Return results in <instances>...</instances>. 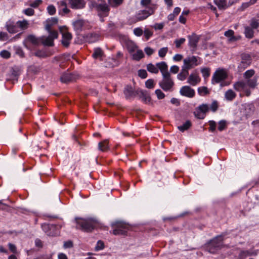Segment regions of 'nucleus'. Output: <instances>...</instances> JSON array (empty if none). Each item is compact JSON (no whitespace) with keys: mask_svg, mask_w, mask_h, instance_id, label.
Listing matches in <instances>:
<instances>
[{"mask_svg":"<svg viewBox=\"0 0 259 259\" xmlns=\"http://www.w3.org/2000/svg\"><path fill=\"white\" fill-rule=\"evenodd\" d=\"M202 62V59L199 57L195 56H189L184 59L183 66L190 70L201 64Z\"/></svg>","mask_w":259,"mask_h":259,"instance_id":"39448f33","label":"nucleus"},{"mask_svg":"<svg viewBox=\"0 0 259 259\" xmlns=\"http://www.w3.org/2000/svg\"><path fill=\"white\" fill-rule=\"evenodd\" d=\"M186 39L184 38H181L180 39H177L175 40V44L177 48H179L183 44Z\"/></svg>","mask_w":259,"mask_h":259,"instance_id":"6e6d98bb","label":"nucleus"},{"mask_svg":"<svg viewBox=\"0 0 259 259\" xmlns=\"http://www.w3.org/2000/svg\"><path fill=\"white\" fill-rule=\"evenodd\" d=\"M257 77L255 76L253 78L247 79V84L250 88L254 89L257 85Z\"/></svg>","mask_w":259,"mask_h":259,"instance_id":"f704fd0d","label":"nucleus"},{"mask_svg":"<svg viewBox=\"0 0 259 259\" xmlns=\"http://www.w3.org/2000/svg\"><path fill=\"white\" fill-rule=\"evenodd\" d=\"M188 45L192 49V51L194 52L196 50L197 44L199 40L200 37L195 33L188 36Z\"/></svg>","mask_w":259,"mask_h":259,"instance_id":"1a4fd4ad","label":"nucleus"},{"mask_svg":"<svg viewBox=\"0 0 259 259\" xmlns=\"http://www.w3.org/2000/svg\"><path fill=\"white\" fill-rule=\"evenodd\" d=\"M60 31L62 34V44L64 46L67 47L69 46L70 41L72 38L71 34L68 32H63L61 29H60Z\"/></svg>","mask_w":259,"mask_h":259,"instance_id":"412c9836","label":"nucleus"},{"mask_svg":"<svg viewBox=\"0 0 259 259\" xmlns=\"http://www.w3.org/2000/svg\"><path fill=\"white\" fill-rule=\"evenodd\" d=\"M137 46L133 42H128L127 45V49L128 52L132 54L137 50Z\"/></svg>","mask_w":259,"mask_h":259,"instance_id":"58836bf2","label":"nucleus"},{"mask_svg":"<svg viewBox=\"0 0 259 259\" xmlns=\"http://www.w3.org/2000/svg\"><path fill=\"white\" fill-rule=\"evenodd\" d=\"M228 74L224 69H219L213 73L211 82L212 84L218 83L227 78Z\"/></svg>","mask_w":259,"mask_h":259,"instance_id":"423d86ee","label":"nucleus"},{"mask_svg":"<svg viewBox=\"0 0 259 259\" xmlns=\"http://www.w3.org/2000/svg\"><path fill=\"white\" fill-rule=\"evenodd\" d=\"M219 106V103L217 100H213L209 107V109L213 112H215Z\"/></svg>","mask_w":259,"mask_h":259,"instance_id":"4c0bfd02","label":"nucleus"},{"mask_svg":"<svg viewBox=\"0 0 259 259\" xmlns=\"http://www.w3.org/2000/svg\"><path fill=\"white\" fill-rule=\"evenodd\" d=\"M123 0H108L109 5L113 8H116L123 3Z\"/></svg>","mask_w":259,"mask_h":259,"instance_id":"c9c22d12","label":"nucleus"},{"mask_svg":"<svg viewBox=\"0 0 259 259\" xmlns=\"http://www.w3.org/2000/svg\"><path fill=\"white\" fill-rule=\"evenodd\" d=\"M137 96H138L140 99L145 104H149L151 101V97L148 93L145 90H136Z\"/></svg>","mask_w":259,"mask_h":259,"instance_id":"ddd939ff","label":"nucleus"},{"mask_svg":"<svg viewBox=\"0 0 259 259\" xmlns=\"http://www.w3.org/2000/svg\"><path fill=\"white\" fill-rule=\"evenodd\" d=\"M143 33V30L140 27H137L134 29V33L137 36H141Z\"/></svg>","mask_w":259,"mask_h":259,"instance_id":"e2e57ef3","label":"nucleus"},{"mask_svg":"<svg viewBox=\"0 0 259 259\" xmlns=\"http://www.w3.org/2000/svg\"><path fill=\"white\" fill-rule=\"evenodd\" d=\"M42 230L44 231L47 234V235L50 236H54L57 235V232H50L49 230H54L56 227H57L56 225L53 224H45L41 226Z\"/></svg>","mask_w":259,"mask_h":259,"instance_id":"a211bd4d","label":"nucleus"},{"mask_svg":"<svg viewBox=\"0 0 259 259\" xmlns=\"http://www.w3.org/2000/svg\"><path fill=\"white\" fill-rule=\"evenodd\" d=\"M75 75L69 72H67L63 74L60 77V80L61 82L64 83H68L69 82L75 80Z\"/></svg>","mask_w":259,"mask_h":259,"instance_id":"aec40b11","label":"nucleus"},{"mask_svg":"<svg viewBox=\"0 0 259 259\" xmlns=\"http://www.w3.org/2000/svg\"><path fill=\"white\" fill-rule=\"evenodd\" d=\"M23 13L27 16H31L34 15V11L32 8H27L25 10H23Z\"/></svg>","mask_w":259,"mask_h":259,"instance_id":"5fc2aeb1","label":"nucleus"},{"mask_svg":"<svg viewBox=\"0 0 259 259\" xmlns=\"http://www.w3.org/2000/svg\"><path fill=\"white\" fill-rule=\"evenodd\" d=\"M254 30L253 29L248 26H246L244 27V34L246 37L248 38H252L254 36Z\"/></svg>","mask_w":259,"mask_h":259,"instance_id":"cd10ccee","label":"nucleus"},{"mask_svg":"<svg viewBox=\"0 0 259 259\" xmlns=\"http://www.w3.org/2000/svg\"><path fill=\"white\" fill-rule=\"evenodd\" d=\"M73 26L74 29L76 30H80L83 26L84 22L82 20H78L74 22L73 23Z\"/></svg>","mask_w":259,"mask_h":259,"instance_id":"e433bc0d","label":"nucleus"},{"mask_svg":"<svg viewBox=\"0 0 259 259\" xmlns=\"http://www.w3.org/2000/svg\"><path fill=\"white\" fill-rule=\"evenodd\" d=\"M157 66L160 71L162 78L159 82V87L165 92H172L175 82L168 70V65L165 62L157 63Z\"/></svg>","mask_w":259,"mask_h":259,"instance_id":"f257e3e1","label":"nucleus"},{"mask_svg":"<svg viewBox=\"0 0 259 259\" xmlns=\"http://www.w3.org/2000/svg\"><path fill=\"white\" fill-rule=\"evenodd\" d=\"M213 3L220 10H226L234 4V1L229 0H213Z\"/></svg>","mask_w":259,"mask_h":259,"instance_id":"9b49d317","label":"nucleus"},{"mask_svg":"<svg viewBox=\"0 0 259 259\" xmlns=\"http://www.w3.org/2000/svg\"><path fill=\"white\" fill-rule=\"evenodd\" d=\"M103 55V52L100 48H96L94 49L92 56L94 59H101Z\"/></svg>","mask_w":259,"mask_h":259,"instance_id":"473e14b6","label":"nucleus"},{"mask_svg":"<svg viewBox=\"0 0 259 259\" xmlns=\"http://www.w3.org/2000/svg\"><path fill=\"white\" fill-rule=\"evenodd\" d=\"M167 47H163L158 51V55L161 58H164L168 52Z\"/></svg>","mask_w":259,"mask_h":259,"instance_id":"09e8293b","label":"nucleus"},{"mask_svg":"<svg viewBox=\"0 0 259 259\" xmlns=\"http://www.w3.org/2000/svg\"><path fill=\"white\" fill-rule=\"evenodd\" d=\"M17 24L18 32L27 29L29 25V21L25 19L18 21Z\"/></svg>","mask_w":259,"mask_h":259,"instance_id":"4be33fe9","label":"nucleus"},{"mask_svg":"<svg viewBox=\"0 0 259 259\" xmlns=\"http://www.w3.org/2000/svg\"><path fill=\"white\" fill-rule=\"evenodd\" d=\"M8 247H9L10 250L13 253H16L17 252V247L15 245H14L12 243H9L8 244Z\"/></svg>","mask_w":259,"mask_h":259,"instance_id":"69168bd1","label":"nucleus"},{"mask_svg":"<svg viewBox=\"0 0 259 259\" xmlns=\"http://www.w3.org/2000/svg\"><path fill=\"white\" fill-rule=\"evenodd\" d=\"M63 247L64 248H70L73 247V242L70 241H67L64 242Z\"/></svg>","mask_w":259,"mask_h":259,"instance_id":"774afa93","label":"nucleus"},{"mask_svg":"<svg viewBox=\"0 0 259 259\" xmlns=\"http://www.w3.org/2000/svg\"><path fill=\"white\" fill-rule=\"evenodd\" d=\"M59 13L60 15H64L70 12V10L67 8V3L65 0L58 2Z\"/></svg>","mask_w":259,"mask_h":259,"instance_id":"f3484780","label":"nucleus"},{"mask_svg":"<svg viewBox=\"0 0 259 259\" xmlns=\"http://www.w3.org/2000/svg\"><path fill=\"white\" fill-rule=\"evenodd\" d=\"M155 83L153 79H149L145 82V86L147 88L151 89L155 87Z\"/></svg>","mask_w":259,"mask_h":259,"instance_id":"de8ad7c7","label":"nucleus"},{"mask_svg":"<svg viewBox=\"0 0 259 259\" xmlns=\"http://www.w3.org/2000/svg\"><path fill=\"white\" fill-rule=\"evenodd\" d=\"M125 98L127 100L134 98L137 96L136 91H134L133 88L130 85H126L123 91Z\"/></svg>","mask_w":259,"mask_h":259,"instance_id":"6ab92c4d","label":"nucleus"},{"mask_svg":"<svg viewBox=\"0 0 259 259\" xmlns=\"http://www.w3.org/2000/svg\"><path fill=\"white\" fill-rule=\"evenodd\" d=\"M234 34V32L231 29L226 31L224 33L225 36L229 38L230 41H235L238 40V38L235 36Z\"/></svg>","mask_w":259,"mask_h":259,"instance_id":"c85d7f7f","label":"nucleus"},{"mask_svg":"<svg viewBox=\"0 0 259 259\" xmlns=\"http://www.w3.org/2000/svg\"><path fill=\"white\" fill-rule=\"evenodd\" d=\"M41 42L45 46H53L54 45V40L51 37L43 36L40 38Z\"/></svg>","mask_w":259,"mask_h":259,"instance_id":"393cba45","label":"nucleus"},{"mask_svg":"<svg viewBox=\"0 0 259 259\" xmlns=\"http://www.w3.org/2000/svg\"><path fill=\"white\" fill-rule=\"evenodd\" d=\"M47 10L48 13L50 15H53L56 13V8H55V6L52 5H49L47 7Z\"/></svg>","mask_w":259,"mask_h":259,"instance_id":"603ef678","label":"nucleus"},{"mask_svg":"<svg viewBox=\"0 0 259 259\" xmlns=\"http://www.w3.org/2000/svg\"><path fill=\"white\" fill-rule=\"evenodd\" d=\"M144 33L146 40H148L149 38L153 35V32L148 29H145L144 31Z\"/></svg>","mask_w":259,"mask_h":259,"instance_id":"13d9d810","label":"nucleus"},{"mask_svg":"<svg viewBox=\"0 0 259 259\" xmlns=\"http://www.w3.org/2000/svg\"><path fill=\"white\" fill-rule=\"evenodd\" d=\"M227 127V123L226 120H222L219 122L218 130L220 131H222L226 129Z\"/></svg>","mask_w":259,"mask_h":259,"instance_id":"3c124183","label":"nucleus"},{"mask_svg":"<svg viewBox=\"0 0 259 259\" xmlns=\"http://www.w3.org/2000/svg\"><path fill=\"white\" fill-rule=\"evenodd\" d=\"M236 97V93L232 90H228L225 94V97L227 101H231Z\"/></svg>","mask_w":259,"mask_h":259,"instance_id":"c756f323","label":"nucleus"},{"mask_svg":"<svg viewBox=\"0 0 259 259\" xmlns=\"http://www.w3.org/2000/svg\"><path fill=\"white\" fill-rule=\"evenodd\" d=\"M109 149L108 142L107 140H104L102 142L99 143L98 149L102 152H105Z\"/></svg>","mask_w":259,"mask_h":259,"instance_id":"7c9ffc66","label":"nucleus"},{"mask_svg":"<svg viewBox=\"0 0 259 259\" xmlns=\"http://www.w3.org/2000/svg\"><path fill=\"white\" fill-rule=\"evenodd\" d=\"M181 95L189 98H192L195 96V91L188 85L183 86L180 91Z\"/></svg>","mask_w":259,"mask_h":259,"instance_id":"4468645a","label":"nucleus"},{"mask_svg":"<svg viewBox=\"0 0 259 259\" xmlns=\"http://www.w3.org/2000/svg\"><path fill=\"white\" fill-rule=\"evenodd\" d=\"M148 10H140L132 18V22L136 23L147 19L149 16L154 14L156 9V5H152L147 7Z\"/></svg>","mask_w":259,"mask_h":259,"instance_id":"7ed1b4c3","label":"nucleus"},{"mask_svg":"<svg viewBox=\"0 0 259 259\" xmlns=\"http://www.w3.org/2000/svg\"><path fill=\"white\" fill-rule=\"evenodd\" d=\"M201 72L203 77L206 79L208 78L210 74V69L207 67H204L201 69Z\"/></svg>","mask_w":259,"mask_h":259,"instance_id":"37998d69","label":"nucleus"},{"mask_svg":"<svg viewBox=\"0 0 259 259\" xmlns=\"http://www.w3.org/2000/svg\"><path fill=\"white\" fill-rule=\"evenodd\" d=\"M96 6V10L98 12H102L105 13H108L110 9L106 4H95Z\"/></svg>","mask_w":259,"mask_h":259,"instance_id":"b1692460","label":"nucleus"},{"mask_svg":"<svg viewBox=\"0 0 259 259\" xmlns=\"http://www.w3.org/2000/svg\"><path fill=\"white\" fill-rule=\"evenodd\" d=\"M128 230L129 226L123 223H118L116 225L115 228L113 231V233L115 235H124Z\"/></svg>","mask_w":259,"mask_h":259,"instance_id":"0eeeda50","label":"nucleus"},{"mask_svg":"<svg viewBox=\"0 0 259 259\" xmlns=\"http://www.w3.org/2000/svg\"><path fill=\"white\" fill-rule=\"evenodd\" d=\"M191 126V122L190 121L188 120L185 122L183 125L179 126L178 128L181 132H184L185 131L188 130Z\"/></svg>","mask_w":259,"mask_h":259,"instance_id":"ea45409f","label":"nucleus"},{"mask_svg":"<svg viewBox=\"0 0 259 259\" xmlns=\"http://www.w3.org/2000/svg\"><path fill=\"white\" fill-rule=\"evenodd\" d=\"M252 4L250 3V0L248 2L243 3L242 4L241 6L239 8V10L241 11H244L246 9L248 8L251 5H252Z\"/></svg>","mask_w":259,"mask_h":259,"instance_id":"4d7b16f0","label":"nucleus"},{"mask_svg":"<svg viewBox=\"0 0 259 259\" xmlns=\"http://www.w3.org/2000/svg\"><path fill=\"white\" fill-rule=\"evenodd\" d=\"M198 93L200 96H205L209 94V91L206 87H201L198 88Z\"/></svg>","mask_w":259,"mask_h":259,"instance_id":"c03bdc74","label":"nucleus"},{"mask_svg":"<svg viewBox=\"0 0 259 259\" xmlns=\"http://www.w3.org/2000/svg\"><path fill=\"white\" fill-rule=\"evenodd\" d=\"M155 93L159 100L162 99L165 97V94L160 89L156 90Z\"/></svg>","mask_w":259,"mask_h":259,"instance_id":"864d4df0","label":"nucleus"},{"mask_svg":"<svg viewBox=\"0 0 259 259\" xmlns=\"http://www.w3.org/2000/svg\"><path fill=\"white\" fill-rule=\"evenodd\" d=\"M17 22L13 19H10L6 23L5 28L10 33L14 34L18 32Z\"/></svg>","mask_w":259,"mask_h":259,"instance_id":"9d476101","label":"nucleus"},{"mask_svg":"<svg viewBox=\"0 0 259 259\" xmlns=\"http://www.w3.org/2000/svg\"><path fill=\"white\" fill-rule=\"evenodd\" d=\"M138 75L142 78H146L147 76V73L144 69H140L138 71Z\"/></svg>","mask_w":259,"mask_h":259,"instance_id":"bf43d9fd","label":"nucleus"},{"mask_svg":"<svg viewBox=\"0 0 259 259\" xmlns=\"http://www.w3.org/2000/svg\"><path fill=\"white\" fill-rule=\"evenodd\" d=\"M34 55L40 58H45L50 55L49 52L45 50H38L35 52Z\"/></svg>","mask_w":259,"mask_h":259,"instance_id":"72a5a7b5","label":"nucleus"},{"mask_svg":"<svg viewBox=\"0 0 259 259\" xmlns=\"http://www.w3.org/2000/svg\"><path fill=\"white\" fill-rule=\"evenodd\" d=\"M49 36L50 37H51L53 39V40H54V39L55 38H57L58 37V33L57 31L56 30H53V31H51L50 32H49Z\"/></svg>","mask_w":259,"mask_h":259,"instance_id":"338daca9","label":"nucleus"},{"mask_svg":"<svg viewBox=\"0 0 259 259\" xmlns=\"http://www.w3.org/2000/svg\"><path fill=\"white\" fill-rule=\"evenodd\" d=\"M104 247V244L102 241H98L97 243L95 249L96 250L103 249Z\"/></svg>","mask_w":259,"mask_h":259,"instance_id":"680f3d73","label":"nucleus"},{"mask_svg":"<svg viewBox=\"0 0 259 259\" xmlns=\"http://www.w3.org/2000/svg\"><path fill=\"white\" fill-rule=\"evenodd\" d=\"M42 3V0H35L30 2L29 6L33 8H37Z\"/></svg>","mask_w":259,"mask_h":259,"instance_id":"8fccbe9b","label":"nucleus"},{"mask_svg":"<svg viewBox=\"0 0 259 259\" xmlns=\"http://www.w3.org/2000/svg\"><path fill=\"white\" fill-rule=\"evenodd\" d=\"M251 63V56L247 54H243L241 55V61L238 66V68L241 70H244L248 67Z\"/></svg>","mask_w":259,"mask_h":259,"instance_id":"6e6552de","label":"nucleus"},{"mask_svg":"<svg viewBox=\"0 0 259 259\" xmlns=\"http://www.w3.org/2000/svg\"><path fill=\"white\" fill-rule=\"evenodd\" d=\"M254 73L255 71L253 69L248 70L244 73V77L246 79H250L254 75Z\"/></svg>","mask_w":259,"mask_h":259,"instance_id":"a18cd8bd","label":"nucleus"},{"mask_svg":"<svg viewBox=\"0 0 259 259\" xmlns=\"http://www.w3.org/2000/svg\"><path fill=\"white\" fill-rule=\"evenodd\" d=\"M249 27L253 29H257L259 27V22L256 19L253 18L249 21Z\"/></svg>","mask_w":259,"mask_h":259,"instance_id":"a19ab883","label":"nucleus"},{"mask_svg":"<svg viewBox=\"0 0 259 259\" xmlns=\"http://www.w3.org/2000/svg\"><path fill=\"white\" fill-rule=\"evenodd\" d=\"M76 228L87 232H91L99 226V223L93 218L76 219Z\"/></svg>","mask_w":259,"mask_h":259,"instance_id":"f03ea898","label":"nucleus"},{"mask_svg":"<svg viewBox=\"0 0 259 259\" xmlns=\"http://www.w3.org/2000/svg\"><path fill=\"white\" fill-rule=\"evenodd\" d=\"M209 131H211L212 132H214L215 130V128H216L215 122L213 120L209 121Z\"/></svg>","mask_w":259,"mask_h":259,"instance_id":"0e129e2a","label":"nucleus"},{"mask_svg":"<svg viewBox=\"0 0 259 259\" xmlns=\"http://www.w3.org/2000/svg\"><path fill=\"white\" fill-rule=\"evenodd\" d=\"M70 7L73 9H81L85 6L84 0H68Z\"/></svg>","mask_w":259,"mask_h":259,"instance_id":"2eb2a0df","label":"nucleus"},{"mask_svg":"<svg viewBox=\"0 0 259 259\" xmlns=\"http://www.w3.org/2000/svg\"><path fill=\"white\" fill-rule=\"evenodd\" d=\"M234 88L235 90L238 92L243 91L245 90L246 87V83L243 81H238L235 82L233 85Z\"/></svg>","mask_w":259,"mask_h":259,"instance_id":"a878e982","label":"nucleus"},{"mask_svg":"<svg viewBox=\"0 0 259 259\" xmlns=\"http://www.w3.org/2000/svg\"><path fill=\"white\" fill-rule=\"evenodd\" d=\"M195 116L198 119H203L205 118V115L199 111V110L196 108L195 111L194 112Z\"/></svg>","mask_w":259,"mask_h":259,"instance_id":"49530a36","label":"nucleus"},{"mask_svg":"<svg viewBox=\"0 0 259 259\" xmlns=\"http://www.w3.org/2000/svg\"><path fill=\"white\" fill-rule=\"evenodd\" d=\"M223 238L221 236H217L212 239L206 246L207 250L212 253H215L217 250L222 247Z\"/></svg>","mask_w":259,"mask_h":259,"instance_id":"20e7f679","label":"nucleus"},{"mask_svg":"<svg viewBox=\"0 0 259 259\" xmlns=\"http://www.w3.org/2000/svg\"><path fill=\"white\" fill-rule=\"evenodd\" d=\"M1 56L6 59L9 58L11 56L10 53L7 50H3L0 53Z\"/></svg>","mask_w":259,"mask_h":259,"instance_id":"052dcab7","label":"nucleus"},{"mask_svg":"<svg viewBox=\"0 0 259 259\" xmlns=\"http://www.w3.org/2000/svg\"><path fill=\"white\" fill-rule=\"evenodd\" d=\"M24 44L26 48L29 49L30 44H32L34 46L38 45L39 44V40L34 35H29L25 39Z\"/></svg>","mask_w":259,"mask_h":259,"instance_id":"dca6fc26","label":"nucleus"},{"mask_svg":"<svg viewBox=\"0 0 259 259\" xmlns=\"http://www.w3.org/2000/svg\"><path fill=\"white\" fill-rule=\"evenodd\" d=\"M132 55V59L136 61H139L144 57V54L141 50H137Z\"/></svg>","mask_w":259,"mask_h":259,"instance_id":"bb28decb","label":"nucleus"},{"mask_svg":"<svg viewBox=\"0 0 259 259\" xmlns=\"http://www.w3.org/2000/svg\"><path fill=\"white\" fill-rule=\"evenodd\" d=\"M197 108L200 111H201L202 113H203L205 115H206V113L209 110V106L206 104H202L199 105L197 107Z\"/></svg>","mask_w":259,"mask_h":259,"instance_id":"79ce46f5","label":"nucleus"},{"mask_svg":"<svg viewBox=\"0 0 259 259\" xmlns=\"http://www.w3.org/2000/svg\"><path fill=\"white\" fill-rule=\"evenodd\" d=\"M147 69L149 72L155 74L158 73L159 70V68L157 66V64L156 65H154L152 63H149L147 65Z\"/></svg>","mask_w":259,"mask_h":259,"instance_id":"2f4dec72","label":"nucleus"},{"mask_svg":"<svg viewBox=\"0 0 259 259\" xmlns=\"http://www.w3.org/2000/svg\"><path fill=\"white\" fill-rule=\"evenodd\" d=\"M200 81L201 78L199 77L198 73L196 71H194L189 75L187 79V83L192 86H195L198 84Z\"/></svg>","mask_w":259,"mask_h":259,"instance_id":"f8f14e48","label":"nucleus"},{"mask_svg":"<svg viewBox=\"0 0 259 259\" xmlns=\"http://www.w3.org/2000/svg\"><path fill=\"white\" fill-rule=\"evenodd\" d=\"M189 70L188 69L182 66L181 72L177 75V78L181 81L185 80L189 75Z\"/></svg>","mask_w":259,"mask_h":259,"instance_id":"5701e85b","label":"nucleus"}]
</instances>
